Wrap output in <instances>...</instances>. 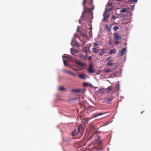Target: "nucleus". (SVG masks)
<instances>
[{"label": "nucleus", "mask_w": 151, "mask_h": 151, "mask_svg": "<svg viewBox=\"0 0 151 151\" xmlns=\"http://www.w3.org/2000/svg\"><path fill=\"white\" fill-rule=\"evenodd\" d=\"M78 132H77V131H76V129H75L73 131H72V135L73 136H74L75 135H77L78 133Z\"/></svg>", "instance_id": "obj_14"}, {"label": "nucleus", "mask_w": 151, "mask_h": 151, "mask_svg": "<svg viewBox=\"0 0 151 151\" xmlns=\"http://www.w3.org/2000/svg\"><path fill=\"white\" fill-rule=\"evenodd\" d=\"M116 50L115 49H114L111 50L109 52L110 54H112L113 53H115L116 52Z\"/></svg>", "instance_id": "obj_11"}, {"label": "nucleus", "mask_w": 151, "mask_h": 151, "mask_svg": "<svg viewBox=\"0 0 151 151\" xmlns=\"http://www.w3.org/2000/svg\"><path fill=\"white\" fill-rule=\"evenodd\" d=\"M112 89V87L111 86H109L107 88V90L109 92Z\"/></svg>", "instance_id": "obj_24"}, {"label": "nucleus", "mask_w": 151, "mask_h": 151, "mask_svg": "<svg viewBox=\"0 0 151 151\" xmlns=\"http://www.w3.org/2000/svg\"><path fill=\"white\" fill-rule=\"evenodd\" d=\"M92 6H93V7L91 8H88L86 9V8L85 9H84L83 8V9L84 10V12H91V10H93L94 8V6L93 5H92Z\"/></svg>", "instance_id": "obj_8"}, {"label": "nucleus", "mask_w": 151, "mask_h": 151, "mask_svg": "<svg viewBox=\"0 0 151 151\" xmlns=\"http://www.w3.org/2000/svg\"><path fill=\"white\" fill-rule=\"evenodd\" d=\"M83 84L84 86L86 87L88 86V84L86 82L83 83Z\"/></svg>", "instance_id": "obj_30"}, {"label": "nucleus", "mask_w": 151, "mask_h": 151, "mask_svg": "<svg viewBox=\"0 0 151 151\" xmlns=\"http://www.w3.org/2000/svg\"><path fill=\"white\" fill-rule=\"evenodd\" d=\"M126 50V47H125L123 48H122L121 51H120V53L122 55H124V52Z\"/></svg>", "instance_id": "obj_10"}, {"label": "nucleus", "mask_w": 151, "mask_h": 151, "mask_svg": "<svg viewBox=\"0 0 151 151\" xmlns=\"http://www.w3.org/2000/svg\"><path fill=\"white\" fill-rule=\"evenodd\" d=\"M82 121L84 124H87L88 123V121L86 119H83Z\"/></svg>", "instance_id": "obj_19"}, {"label": "nucleus", "mask_w": 151, "mask_h": 151, "mask_svg": "<svg viewBox=\"0 0 151 151\" xmlns=\"http://www.w3.org/2000/svg\"><path fill=\"white\" fill-rule=\"evenodd\" d=\"M75 46H76V47H78L79 45L78 44V43H76L75 44Z\"/></svg>", "instance_id": "obj_41"}, {"label": "nucleus", "mask_w": 151, "mask_h": 151, "mask_svg": "<svg viewBox=\"0 0 151 151\" xmlns=\"http://www.w3.org/2000/svg\"><path fill=\"white\" fill-rule=\"evenodd\" d=\"M63 61L65 66H66L68 65V64L67 63V62L65 60H63Z\"/></svg>", "instance_id": "obj_27"}, {"label": "nucleus", "mask_w": 151, "mask_h": 151, "mask_svg": "<svg viewBox=\"0 0 151 151\" xmlns=\"http://www.w3.org/2000/svg\"><path fill=\"white\" fill-rule=\"evenodd\" d=\"M92 86V85L91 84H88V86Z\"/></svg>", "instance_id": "obj_46"}, {"label": "nucleus", "mask_w": 151, "mask_h": 151, "mask_svg": "<svg viewBox=\"0 0 151 151\" xmlns=\"http://www.w3.org/2000/svg\"><path fill=\"white\" fill-rule=\"evenodd\" d=\"M98 45V43L97 42H94L93 43V46L95 47Z\"/></svg>", "instance_id": "obj_29"}, {"label": "nucleus", "mask_w": 151, "mask_h": 151, "mask_svg": "<svg viewBox=\"0 0 151 151\" xmlns=\"http://www.w3.org/2000/svg\"><path fill=\"white\" fill-rule=\"evenodd\" d=\"M108 42L109 45H111L112 44L113 40L111 38H109Z\"/></svg>", "instance_id": "obj_21"}, {"label": "nucleus", "mask_w": 151, "mask_h": 151, "mask_svg": "<svg viewBox=\"0 0 151 151\" xmlns=\"http://www.w3.org/2000/svg\"><path fill=\"white\" fill-rule=\"evenodd\" d=\"M75 63L78 65L81 66H86V65L85 63H83L79 61H75Z\"/></svg>", "instance_id": "obj_5"}, {"label": "nucleus", "mask_w": 151, "mask_h": 151, "mask_svg": "<svg viewBox=\"0 0 151 151\" xmlns=\"http://www.w3.org/2000/svg\"><path fill=\"white\" fill-rule=\"evenodd\" d=\"M130 1L133 2H137V0H130Z\"/></svg>", "instance_id": "obj_36"}, {"label": "nucleus", "mask_w": 151, "mask_h": 151, "mask_svg": "<svg viewBox=\"0 0 151 151\" xmlns=\"http://www.w3.org/2000/svg\"><path fill=\"white\" fill-rule=\"evenodd\" d=\"M115 17L114 15H113L112 17V19L113 20H114L115 19Z\"/></svg>", "instance_id": "obj_37"}, {"label": "nucleus", "mask_w": 151, "mask_h": 151, "mask_svg": "<svg viewBox=\"0 0 151 151\" xmlns=\"http://www.w3.org/2000/svg\"><path fill=\"white\" fill-rule=\"evenodd\" d=\"M93 0H83V8L85 9L86 8L85 4L86 2L88 4L89 6H91L93 3Z\"/></svg>", "instance_id": "obj_1"}, {"label": "nucleus", "mask_w": 151, "mask_h": 151, "mask_svg": "<svg viewBox=\"0 0 151 151\" xmlns=\"http://www.w3.org/2000/svg\"><path fill=\"white\" fill-rule=\"evenodd\" d=\"M114 40H120L122 39V37L120 36L119 33H114Z\"/></svg>", "instance_id": "obj_3"}, {"label": "nucleus", "mask_w": 151, "mask_h": 151, "mask_svg": "<svg viewBox=\"0 0 151 151\" xmlns=\"http://www.w3.org/2000/svg\"><path fill=\"white\" fill-rule=\"evenodd\" d=\"M114 42V43H115V45H118L120 43V42L117 41L116 40H115Z\"/></svg>", "instance_id": "obj_28"}, {"label": "nucleus", "mask_w": 151, "mask_h": 151, "mask_svg": "<svg viewBox=\"0 0 151 151\" xmlns=\"http://www.w3.org/2000/svg\"><path fill=\"white\" fill-rule=\"evenodd\" d=\"M92 59V58L91 56H89L88 57V60H91Z\"/></svg>", "instance_id": "obj_40"}, {"label": "nucleus", "mask_w": 151, "mask_h": 151, "mask_svg": "<svg viewBox=\"0 0 151 151\" xmlns=\"http://www.w3.org/2000/svg\"><path fill=\"white\" fill-rule=\"evenodd\" d=\"M119 27L117 26H116L114 27V30L116 31L118 29Z\"/></svg>", "instance_id": "obj_25"}, {"label": "nucleus", "mask_w": 151, "mask_h": 151, "mask_svg": "<svg viewBox=\"0 0 151 151\" xmlns=\"http://www.w3.org/2000/svg\"><path fill=\"white\" fill-rule=\"evenodd\" d=\"M85 51L86 54L87 53V51L86 50H85Z\"/></svg>", "instance_id": "obj_47"}, {"label": "nucleus", "mask_w": 151, "mask_h": 151, "mask_svg": "<svg viewBox=\"0 0 151 151\" xmlns=\"http://www.w3.org/2000/svg\"><path fill=\"white\" fill-rule=\"evenodd\" d=\"M143 112V111L141 112V114H142V113Z\"/></svg>", "instance_id": "obj_48"}, {"label": "nucleus", "mask_w": 151, "mask_h": 151, "mask_svg": "<svg viewBox=\"0 0 151 151\" xmlns=\"http://www.w3.org/2000/svg\"><path fill=\"white\" fill-rule=\"evenodd\" d=\"M100 91L101 93H102L104 91V90L103 88H101L100 90Z\"/></svg>", "instance_id": "obj_32"}, {"label": "nucleus", "mask_w": 151, "mask_h": 151, "mask_svg": "<svg viewBox=\"0 0 151 151\" xmlns=\"http://www.w3.org/2000/svg\"><path fill=\"white\" fill-rule=\"evenodd\" d=\"M104 114V113H96L93 115V117H96L99 116H100L101 115H102V114Z\"/></svg>", "instance_id": "obj_17"}, {"label": "nucleus", "mask_w": 151, "mask_h": 151, "mask_svg": "<svg viewBox=\"0 0 151 151\" xmlns=\"http://www.w3.org/2000/svg\"><path fill=\"white\" fill-rule=\"evenodd\" d=\"M78 76L80 78L83 80L86 79L87 77L86 74L84 73L78 75Z\"/></svg>", "instance_id": "obj_6"}, {"label": "nucleus", "mask_w": 151, "mask_h": 151, "mask_svg": "<svg viewBox=\"0 0 151 151\" xmlns=\"http://www.w3.org/2000/svg\"><path fill=\"white\" fill-rule=\"evenodd\" d=\"M99 143L100 144H102V141L101 140H100L99 141Z\"/></svg>", "instance_id": "obj_44"}, {"label": "nucleus", "mask_w": 151, "mask_h": 151, "mask_svg": "<svg viewBox=\"0 0 151 151\" xmlns=\"http://www.w3.org/2000/svg\"><path fill=\"white\" fill-rule=\"evenodd\" d=\"M106 52V49H103L102 50V52H103V53H104L105 52Z\"/></svg>", "instance_id": "obj_35"}, {"label": "nucleus", "mask_w": 151, "mask_h": 151, "mask_svg": "<svg viewBox=\"0 0 151 151\" xmlns=\"http://www.w3.org/2000/svg\"><path fill=\"white\" fill-rule=\"evenodd\" d=\"M113 7H111L108 9H105V11L103 14V15H105V14L107 12L111 11H112V10H113Z\"/></svg>", "instance_id": "obj_9"}, {"label": "nucleus", "mask_w": 151, "mask_h": 151, "mask_svg": "<svg viewBox=\"0 0 151 151\" xmlns=\"http://www.w3.org/2000/svg\"><path fill=\"white\" fill-rule=\"evenodd\" d=\"M127 11V9L126 8H123L121 9L120 12L122 13H124L125 12Z\"/></svg>", "instance_id": "obj_15"}, {"label": "nucleus", "mask_w": 151, "mask_h": 151, "mask_svg": "<svg viewBox=\"0 0 151 151\" xmlns=\"http://www.w3.org/2000/svg\"><path fill=\"white\" fill-rule=\"evenodd\" d=\"M74 51L76 53H77L78 52V50L76 49H75L74 50Z\"/></svg>", "instance_id": "obj_39"}, {"label": "nucleus", "mask_w": 151, "mask_h": 151, "mask_svg": "<svg viewBox=\"0 0 151 151\" xmlns=\"http://www.w3.org/2000/svg\"><path fill=\"white\" fill-rule=\"evenodd\" d=\"M84 130L83 126L81 124H80L78 126V132L81 133L83 132Z\"/></svg>", "instance_id": "obj_4"}, {"label": "nucleus", "mask_w": 151, "mask_h": 151, "mask_svg": "<svg viewBox=\"0 0 151 151\" xmlns=\"http://www.w3.org/2000/svg\"><path fill=\"white\" fill-rule=\"evenodd\" d=\"M106 16H107V17L108 18L109 16V15H106Z\"/></svg>", "instance_id": "obj_45"}, {"label": "nucleus", "mask_w": 151, "mask_h": 151, "mask_svg": "<svg viewBox=\"0 0 151 151\" xmlns=\"http://www.w3.org/2000/svg\"><path fill=\"white\" fill-rule=\"evenodd\" d=\"M105 27L107 31L109 32H110L111 29L109 27L108 25H105Z\"/></svg>", "instance_id": "obj_20"}, {"label": "nucleus", "mask_w": 151, "mask_h": 151, "mask_svg": "<svg viewBox=\"0 0 151 151\" xmlns=\"http://www.w3.org/2000/svg\"><path fill=\"white\" fill-rule=\"evenodd\" d=\"M74 70H75V71H78V69H77V68H75V69H74Z\"/></svg>", "instance_id": "obj_42"}, {"label": "nucleus", "mask_w": 151, "mask_h": 151, "mask_svg": "<svg viewBox=\"0 0 151 151\" xmlns=\"http://www.w3.org/2000/svg\"><path fill=\"white\" fill-rule=\"evenodd\" d=\"M99 55H100V56H102V55H104V53L103 52H100L99 54Z\"/></svg>", "instance_id": "obj_38"}, {"label": "nucleus", "mask_w": 151, "mask_h": 151, "mask_svg": "<svg viewBox=\"0 0 151 151\" xmlns=\"http://www.w3.org/2000/svg\"><path fill=\"white\" fill-rule=\"evenodd\" d=\"M71 56H63V58H71Z\"/></svg>", "instance_id": "obj_31"}, {"label": "nucleus", "mask_w": 151, "mask_h": 151, "mask_svg": "<svg viewBox=\"0 0 151 151\" xmlns=\"http://www.w3.org/2000/svg\"><path fill=\"white\" fill-rule=\"evenodd\" d=\"M113 64V63L112 61H110L107 63L106 65L107 66H112Z\"/></svg>", "instance_id": "obj_22"}, {"label": "nucleus", "mask_w": 151, "mask_h": 151, "mask_svg": "<svg viewBox=\"0 0 151 151\" xmlns=\"http://www.w3.org/2000/svg\"><path fill=\"white\" fill-rule=\"evenodd\" d=\"M105 72H107V73H108V72H109L111 71V70L110 69H106L105 70V71H104Z\"/></svg>", "instance_id": "obj_33"}, {"label": "nucleus", "mask_w": 151, "mask_h": 151, "mask_svg": "<svg viewBox=\"0 0 151 151\" xmlns=\"http://www.w3.org/2000/svg\"><path fill=\"white\" fill-rule=\"evenodd\" d=\"M59 89L60 91H65V88H64L63 87H59Z\"/></svg>", "instance_id": "obj_23"}, {"label": "nucleus", "mask_w": 151, "mask_h": 151, "mask_svg": "<svg viewBox=\"0 0 151 151\" xmlns=\"http://www.w3.org/2000/svg\"><path fill=\"white\" fill-rule=\"evenodd\" d=\"M96 136V134L95 133H93L89 137L88 139H90L92 137H95Z\"/></svg>", "instance_id": "obj_12"}, {"label": "nucleus", "mask_w": 151, "mask_h": 151, "mask_svg": "<svg viewBox=\"0 0 151 151\" xmlns=\"http://www.w3.org/2000/svg\"><path fill=\"white\" fill-rule=\"evenodd\" d=\"M80 91V90L79 89H73L71 90V92H72L78 93Z\"/></svg>", "instance_id": "obj_16"}, {"label": "nucleus", "mask_w": 151, "mask_h": 151, "mask_svg": "<svg viewBox=\"0 0 151 151\" xmlns=\"http://www.w3.org/2000/svg\"><path fill=\"white\" fill-rule=\"evenodd\" d=\"M118 90L119 88V84L118 85V86L115 87Z\"/></svg>", "instance_id": "obj_34"}, {"label": "nucleus", "mask_w": 151, "mask_h": 151, "mask_svg": "<svg viewBox=\"0 0 151 151\" xmlns=\"http://www.w3.org/2000/svg\"><path fill=\"white\" fill-rule=\"evenodd\" d=\"M65 71L66 72H67V73H69V74H70V75H71L72 76H73L74 77H75L76 76V74H75L73 72H72L71 71H69L67 70H65Z\"/></svg>", "instance_id": "obj_13"}, {"label": "nucleus", "mask_w": 151, "mask_h": 151, "mask_svg": "<svg viewBox=\"0 0 151 151\" xmlns=\"http://www.w3.org/2000/svg\"><path fill=\"white\" fill-rule=\"evenodd\" d=\"M109 5L110 6H112V4H109Z\"/></svg>", "instance_id": "obj_43"}, {"label": "nucleus", "mask_w": 151, "mask_h": 151, "mask_svg": "<svg viewBox=\"0 0 151 151\" xmlns=\"http://www.w3.org/2000/svg\"><path fill=\"white\" fill-rule=\"evenodd\" d=\"M113 99V96H111L110 97H109L107 99H105V101L106 103H109L110 102H111Z\"/></svg>", "instance_id": "obj_7"}, {"label": "nucleus", "mask_w": 151, "mask_h": 151, "mask_svg": "<svg viewBox=\"0 0 151 151\" xmlns=\"http://www.w3.org/2000/svg\"><path fill=\"white\" fill-rule=\"evenodd\" d=\"M93 66L92 65L90 64L89 65L88 68L87 69L88 71L91 73H94V70L93 69Z\"/></svg>", "instance_id": "obj_2"}, {"label": "nucleus", "mask_w": 151, "mask_h": 151, "mask_svg": "<svg viewBox=\"0 0 151 151\" xmlns=\"http://www.w3.org/2000/svg\"><path fill=\"white\" fill-rule=\"evenodd\" d=\"M104 19H103V20H104L105 21H107V16H105V15H104Z\"/></svg>", "instance_id": "obj_26"}, {"label": "nucleus", "mask_w": 151, "mask_h": 151, "mask_svg": "<svg viewBox=\"0 0 151 151\" xmlns=\"http://www.w3.org/2000/svg\"><path fill=\"white\" fill-rule=\"evenodd\" d=\"M92 51L94 52V53L96 54L99 52L98 50L96 49L95 48H92Z\"/></svg>", "instance_id": "obj_18"}]
</instances>
